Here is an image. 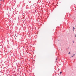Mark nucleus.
<instances>
[{"label": "nucleus", "mask_w": 76, "mask_h": 76, "mask_svg": "<svg viewBox=\"0 0 76 76\" xmlns=\"http://www.w3.org/2000/svg\"><path fill=\"white\" fill-rule=\"evenodd\" d=\"M75 37H76V34L75 35Z\"/></svg>", "instance_id": "nucleus-7"}, {"label": "nucleus", "mask_w": 76, "mask_h": 76, "mask_svg": "<svg viewBox=\"0 0 76 76\" xmlns=\"http://www.w3.org/2000/svg\"><path fill=\"white\" fill-rule=\"evenodd\" d=\"M3 0H0V1H2Z\"/></svg>", "instance_id": "nucleus-8"}, {"label": "nucleus", "mask_w": 76, "mask_h": 76, "mask_svg": "<svg viewBox=\"0 0 76 76\" xmlns=\"http://www.w3.org/2000/svg\"><path fill=\"white\" fill-rule=\"evenodd\" d=\"M69 54H70V52H69V53H68Z\"/></svg>", "instance_id": "nucleus-2"}, {"label": "nucleus", "mask_w": 76, "mask_h": 76, "mask_svg": "<svg viewBox=\"0 0 76 76\" xmlns=\"http://www.w3.org/2000/svg\"><path fill=\"white\" fill-rule=\"evenodd\" d=\"M73 29H74L73 31H74V30H75V27H73Z\"/></svg>", "instance_id": "nucleus-3"}, {"label": "nucleus", "mask_w": 76, "mask_h": 76, "mask_svg": "<svg viewBox=\"0 0 76 76\" xmlns=\"http://www.w3.org/2000/svg\"><path fill=\"white\" fill-rule=\"evenodd\" d=\"M57 60V58L56 59V60Z\"/></svg>", "instance_id": "nucleus-6"}, {"label": "nucleus", "mask_w": 76, "mask_h": 76, "mask_svg": "<svg viewBox=\"0 0 76 76\" xmlns=\"http://www.w3.org/2000/svg\"><path fill=\"white\" fill-rule=\"evenodd\" d=\"M61 73H62V72H60V74H61Z\"/></svg>", "instance_id": "nucleus-4"}, {"label": "nucleus", "mask_w": 76, "mask_h": 76, "mask_svg": "<svg viewBox=\"0 0 76 76\" xmlns=\"http://www.w3.org/2000/svg\"><path fill=\"white\" fill-rule=\"evenodd\" d=\"M73 43H74V41H73Z\"/></svg>", "instance_id": "nucleus-5"}, {"label": "nucleus", "mask_w": 76, "mask_h": 76, "mask_svg": "<svg viewBox=\"0 0 76 76\" xmlns=\"http://www.w3.org/2000/svg\"><path fill=\"white\" fill-rule=\"evenodd\" d=\"M75 56V54H73V56L71 57H73L74 56Z\"/></svg>", "instance_id": "nucleus-1"}, {"label": "nucleus", "mask_w": 76, "mask_h": 76, "mask_svg": "<svg viewBox=\"0 0 76 76\" xmlns=\"http://www.w3.org/2000/svg\"><path fill=\"white\" fill-rule=\"evenodd\" d=\"M0 5H1V4H0Z\"/></svg>", "instance_id": "nucleus-9"}]
</instances>
